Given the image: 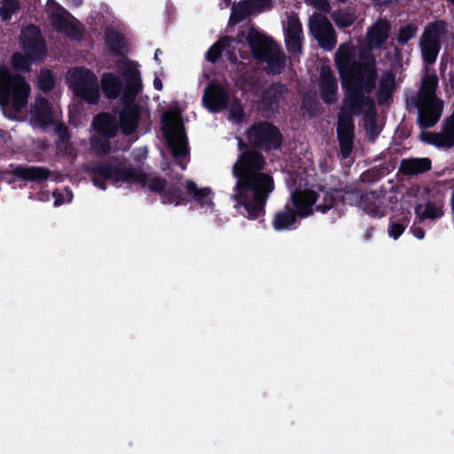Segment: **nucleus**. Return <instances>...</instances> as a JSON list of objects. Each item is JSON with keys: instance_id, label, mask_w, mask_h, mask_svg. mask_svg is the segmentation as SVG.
<instances>
[{"instance_id": "nucleus-58", "label": "nucleus", "mask_w": 454, "mask_h": 454, "mask_svg": "<svg viewBox=\"0 0 454 454\" xmlns=\"http://www.w3.org/2000/svg\"><path fill=\"white\" fill-rule=\"evenodd\" d=\"M153 86H154V89L157 90H162L163 84H162L161 80L159 77H155L154 78V80H153Z\"/></svg>"}, {"instance_id": "nucleus-3", "label": "nucleus", "mask_w": 454, "mask_h": 454, "mask_svg": "<svg viewBox=\"0 0 454 454\" xmlns=\"http://www.w3.org/2000/svg\"><path fill=\"white\" fill-rule=\"evenodd\" d=\"M86 171L91 175L93 184L103 191L107 188L106 181L113 184L137 183L160 195L167 186V181L163 177L154 176L148 180L146 173L132 165L123 166L116 157L89 166Z\"/></svg>"}, {"instance_id": "nucleus-24", "label": "nucleus", "mask_w": 454, "mask_h": 454, "mask_svg": "<svg viewBox=\"0 0 454 454\" xmlns=\"http://www.w3.org/2000/svg\"><path fill=\"white\" fill-rule=\"evenodd\" d=\"M335 193L338 194L339 201L350 206L359 207L365 193L354 184H339L334 187Z\"/></svg>"}, {"instance_id": "nucleus-40", "label": "nucleus", "mask_w": 454, "mask_h": 454, "mask_svg": "<svg viewBox=\"0 0 454 454\" xmlns=\"http://www.w3.org/2000/svg\"><path fill=\"white\" fill-rule=\"evenodd\" d=\"M56 85V80L50 69H41L37 77V88L44 93L51 91Z\"/></svg>"}, {"instance_id": "nucleus-51", "label": "nucleus", "mask_w": 454, "mask_h": 454, "mask_svg": "<svg viewBox=\"0 0 454 454\" xmlns=\"http://www.w3.org/2000/svg\"><path fill=\"white\" fill-rule=\"evenodd\" d=\"M247 2L254 13L262 12L265 7L270 5L271 0H247Z\"/></svg>"}, {"instance_id": "nucleus-2", "label": "nucleus", "mask_w": 454, "mask_h": 454, "mask_svg": "<svg viewBox=\"0 0 454 454\" xmlns=\"http://www.w3.org/2000/svg\"><path fill=\"white\" fill-rule=\"evenodd\" d=\"M265 165L263 154L254 148L241 152L232 167L237 182L231 200L237 212L248 220L263 221L267 201L275 189L273 177L262 172Z\"/></svg>"}, {"instance_id": "nucleus-10", "label": "nucleus", "mask_w": 454, "mask_h": 454, "mask_svg": "<svg viewBox=\"0 0 454 454\" xmlns=\"http://www.w3.org/2000/svg\"><path fill=\"white\" fill-rule=\"evenodd\" d=\"M309 29L322 49L330 51L335 48L337 35L332 23L325 15L313 14L309 20Z\"/></svg>"}, {"instance_id": "nucleus-43", "label": "nucleus", "mask_w": 454, "mask_h": 454, "mask_svg": "<svg viewBox=\"0 0 454 454\" xmlns=\"http://www.w3.org/2000/svg\"><path fill=\"white\" fill-rule=\"evenodd\" d=\"M110 139L106 137H92L90 139V145L97 155H107L111 152Z\"/></svg>"}, {"instance_id": "nucleus-14", "label": "nucleus", "mask_w": 454, "mask_h": 454, "mask_svg": "<svg viewBox=\"0 0 454 454\" xmlns=\"http://www.w3.org/2000/svg\"><path fill=\"white\" fill-rule=\"evenodd\" d=\"M230 97L227 90L217 82L211 81L204 90L202 102L211 113H219L228 108Z\"/></svg>"}, {"instance_id": "nucleus-49", "label": "nucleus", "mask_w": 454, "mask_h": 454, "mask_svg": "<svg viewBox=\"0 0 454 454\" xmlns=\"http://www.w3.org/2000/svg\"><path fill=\"white\" fill-rule=\"evenodd\" d=\"M407 224L403 223H395L390 220L388 225V235L394 239H397L404 231Z\"/></svg>"}, {"instance_id": "nucleus-16", "label": "nucleus", "mask_w": 454, "mask_h": 454, "mask_svg": "<svg viewBox=\"0 0 454 454\" xmlns=\"http://www.w3.org/2000/svg\"><path fill=\"white\" fill-rule=\"evenodd\" d=\"M8 173L22 181L41 184L47 181L52 172L46 167L10 164Z\"/></svg>"}, {"instance_id": "nucleus-44", "label": "nucleus", "mask_w": 454, "mask_h": 454, "mask_svg": "<svg viewBox=\"0 0 454 454\" xmlns=\"http://www.w3.org/2000/svg\"><path fill=\"white\" fill-rule=\"evenodd\" d=\"M20 9V3L19 0H3L0 6V17L2 20H10L12 16L17 13Z\"/></svg>"}, {"instance_id": "nucleus-29", "label": "nucleus", "mask_w": 454, "mask_h": 454, "mask_svg": "<svg viewBox=\"0 0 454 454\" xmlns=\"http://www.w3.org/2000/svg\"><path fill=\"white\" fill-rule=\"evenodd\" d=\"M34 114L41 125L47 126L52 122V106L47 98L41 96L35 98Z\"/></svg>"}, {"instance_id": "nucleus-64", "label": "nucleus", "mask_w": 454, "mask_h": 454, "mask_svg": "<svg viewBox=\"0 0 454 454\" xmlns=\"http://www.w3.org/2000/svg\"><path fill=\"white\" fill-rule=\"evenodd\" d=\"M231 0H224V5L226 8L231 6Z\"/></svg>"}, {"instance_id": "nucleus-62", "label": "nucleus", "mask_w": 454, "mask_h": 454, "mask_svg": "<svg viewBox=\"0 0 454 454\" xmlns=\"http://www.w3.org/2000/svg\"><path fill=\"white\" fill-rule=\"evenodd\" d=\"M450 207H451L452 212L454 213V190H453V192L451 193Z\"/></svg>"}, {"instance_id": "nucleus-55", "label": "nucleus", "mask_w": 454, "mask_h": 454, "mask_svg": "<svg viewBox=\"0 0 454 454\" xmlns=\"http://www.w3.org/2000/svg\"><path fill=\"white\" fill-rule=\"evenodd\" d=\"M411 231L419 239H422L425 237V231L420 227H411Z\"/></svg>"}, {"instance_id": "nucleus-59", "label": "nucleus", "mask_w": 454, "mask_h": 454, "mask_svg": "<svg viewBox=\"0 0 454 454\" xmlns=\"http://www.w3.org/2000/svg\"><path fill=\"white\" fill-rule=\"evenodd\" d=\"M238 148L240 151V153L243 152L244 150L250 149L248 147V145L246 142H244L241 138H239L238 141Z\"/></svg>"}, {"instance_id": "nucleus-12", "label": "nucleus", "mask_w": 454, "mask_h": 454, "mask_svg": "<svg viewBox=\"0 0 454 454\" xmlns=\"http://www.w3.org/2000/svg\"><path fill=\"white\" fill-rule=\"evenodd\" d=\"M413 105L418 109L417 124L421 129L433 128L443 111V101L441 98H429L421 103L413 101Z\"/></svg>"}, {"instance_id": "nucleus-42", "label": "nucleus", "mask_w": 454, "mask_h": 454, "mask_svg": "<svg viewBox=\"0 0 454 454\" xmlns=\"http://www.w3.org/2000/svg\"><path fill=\"white\" fill-rule=\"evenodd\" d=\"M419 27L415 23H408L398 29L396 41L401 45H405L417 35Z\"/></svg>"}, {"instance_id": "nucleus-19", "label": "nucleus", "mask_w": 454, "mask_h": 454, "mask_svg": "<svg viewBox=\"0 0 454 454\" xmlns=\"http://www.w3.org/2000/svg\"><path fill=\"white\" fill-rule=\"evenodd\" d=\"M319 93L323 102L333 105L338 98V82L329 67H323L319 76Z\"/></svg>"}, {"instance_id": "nucleus-5", "label": "nucleus", "mask_w": 454, "mask_h": 454, "mask_svg": "<svg viewBox=\"0 0 454 454\" xmlns=\"http://www.w3.org/2000/svg\"><path fill=\"white\" fill-rule=\"evenodd\" d=\"M31 88L20 74L12 73L7 67L0 68V105L11 103L15 111H20L27 104Z\"/></svg>"}, {"instance_id": "nucleus-46", "label": "nucleus", "mask_w": 454, "mask_h": 454, "mask_svg": "<svg viewBox=\"0 0 454 454\" xmlns=\"http://www.w3.org/2000/svg\"><path fill=\"white\" fill-rule=\"evenodd\" d=\"M301 108L308 114L309 117H314L317 114L318 101L312 95H305L302 98Z\"/></svg>"}, {"instance_id": "nucleus-31", "label": "nucleus", "mask_w": 454, "mask_h": 454, "mask_svg": "<svg viewBox=\"0 0 454 454\" xmlns=\"http://www.w3.org/2000/svg\"><path fill=\"white\" fill-rule=\"evenodd\" d=\"M438 87V77L435 74L425 75L421 82V86L418 91L417 98L413 101L423 102L429 98H439L435 92Z\"/></svg>"}, {"instance_id": "nucleus-17", "label": "nucleus", "mask_w": 454, "mask_h": 454, "mask_svg": "<svg viewBox=\"0 0 454 454\" xmlns=\"http://www.w3.org/2000/svg\"><path fill=\"white\" fill-rule=\"evenodd\" d=\"M297 212L300 218H305L312 215L316 209L317 192L312 190H295L292 192L291 198L287 201Z\"/></svg>"}, {"instance_id": "nucleus-45", "label": "nucleus", "mask_w": 454, "mask_h": 454, "mask_svg": "<svg viewBox=\"0 0 454 454\" xmlns=\"http://www.w3.org/2000/svg\"><path fill=\"white\" fill-rule=\"evenodd\" d=\"M229 114L230 119L234 121L237 123H240L245 118V112L242 102L237 97H233L231 101H229Z\"/></svg>"}, {"instance_id": "nucleus-33", "label": "nucleus", "mask_w": 454, "mask_h": 454, "mask_svg": "<svg viewBox=\"0 0 454 454\" xmlns=\"http://www.w3.org/2000/svg\"><path fill=\"white\" fill-rule=\"evenodd\" d=\"M160 200L163 204H174L175 206L185 205L190 201V200L184 195L182 184H178L166 186L160 195Z\"/></svg>"}, {"instance_id": "nucleus-15", "label": "nucleus", "mask_w": 454, "mask_h": 454, "mask_svg": "<svg viewBox=\"0 0 454 454\" xmlns=\"http://www.w3.org/2000/svg\"><path fill=\"white\" fill-rule=\"evenodd\" d=\"M286 84L277 82H272L262 93L259 103V109L263 114H275L279 109L280 102L287 93Z\"/></svg>"}, {"instance_id": "nucleus-52", "label": "nucleus", "mask_w": 454, "mask_h": 454, "mask_svg": "<svg viewBox=\"0 0 454 454\" xmlns=\"http://www.w3.org/2000/svg\"><path fill=\"white\" fill-rule=\"evenodd\" d=\"M443 132L450 136V139L454 143V111L452 114L446 119L445 127Z\"/></svg>"}, {"instance_id": "nucleus-47", "label": "nucleus", "mask_w": 454, "mask_h": 454, "mask_svg": "<svg viewBox=\"0 0 454 454\" xmlns=\"http://www.w3.org/2000/svg\"><path fill=\"white\" fill-rule=\"evenodd\" d=\"M332 18L339 27L343 28L350 27L355 21V18L352 14L342 11L334 12Z\"/></svg>"}, {"instance_id": "nucleus-56", "label": "nucleus", "mask_w": 454, "mask_h": 454, "mask_svg": "<svg viewBox=\"0 0 454 454\" xmlns=\"http://www.w3.org/2000/svg\"><path fill=\"white\" fill-rule=\"evenodd\" d=\"M53 197L55 198V206H59L63 203L62 194L59 193L57 190L53 192Z\"/></svg>"}, {"instance_id": "nucleus-1", "label": "nucleus", "mask_w": 454, "mask_h": 454, "mask_svg": "<svg viewBox=\"0 0 454 454\" xmlns=\"http://www.w3.org/2000/svg\"><path fill=\"white\" fill-rule=\"evenodd\" d=\"M359 59H355L354 49L348 43L340 44L334 55L335 66L345 90L336 128L341 159H348L353 151V115L360 116L364 107H374V99L370 95L376 88L378 80L377 61L371 52H361Z\"/></svg>"}, {"instance_id": "nucleus-27", "label": "nucleus", "mask_w": 454, "mask_h": 454, "mask_svg": "<svg viewBox=\"0 0 454 454\" xmlns=\"http://www.w3.org/2000/svg\"><path fill=\"white\" fill-rule=\"evenodd\" d=\"M187 194L192 196V200L200 204L201 207H214V202L209 195L212 193V190L209 187L199 188L197 184L188 180L185 184Z\"/></svg>"}, {"instance_id": "nucleus-61", "label": "nucleus", "mask_w": 454, "mask_h": 454, "mask_svg": "<svg viewBox=\"0 0 454 454\" xmlns=\"http://www.w3.org/2000/svg\"><path fill=\"white\" fill-rule=\"evenodd\" d=\"M161 53V51L160 49H157L154 52V59L155 61H157L159 64L160 63V59H159V55Z\"/></svg>"}, {"instance_id": "nucleus-37", "label": "nucleus", "mask_w": 454, "mask_h": 454, "mask_svg": "<svg viewBox=\"0 0 454 454\" xmlns=\"http://www.w3.org/2000/svg\"><path fill=\"white\" fill-rule=\"evenodd\" d=\"M420 139L429 145L438 147L450 148L454 146V143L450 139V136L446 135L443 131L442 133L422 132L420 134Z\"/></svg>"}, {"instance_id": "nucleus-22", "label": "nucleus", "mask_w": 454, "mask_h": 454, "mask_svg": "<svg viewBox=\"0 0 454 454\" xmlns=\"http://www.w3.org/2000/svg\"><path fill=\"white\" fill-rule=\"evenodd\" d=\"M391 24L387 19H379L368 30L369 45L373 49H380L388 39Z\"/></svg>"}, {"instance_id": "nucleus-36", "label": "nucleus", "mask_w": 454, "mask_h": 454, "mask_svg": "<svg viewBox=\"0 0 454 454\" xmlns=\"http://www.w3.org/2000/svg\"><path fill=\"white\" fill-rule=\"evenodd\" d=\"M232 38L229 35L221 37L207 51L206 59L210 63H216L223 51L231 46Z\"/></svg>"}, {"instance_id": "nucleus-26", "label": "nucleus", "mask_w": 454, "mask_h": 454, "mask_svg": "<svg viewBox=\"0 0 454 454\" xmlns=\"http://www.w3.org/2000/svg\"><path fill=\"white\" fill-rule=\"evenodd\" d=\"M104 40L107 50L113 56H123V51L128 49L126 38L121 33L114 28H106Z\"/></svg>"}, {"instance_id": "nucleus-41", "label": "nucleus", "mask_w": 454, "mask_h": 454, "mask_svg": "<svg viewBox=\"0 0 454 454\" xmlns=\"http://www.w3.org/2000/svg\"><path fill=\"white\" fill-rule=\"evenodd\" d=\"M32 63L34 61L30 60L25 53L14 52L11 57L12 67L17 72H30Z\"/></svg>"}, {"instance_id": "nucleus-7", "label": "nucleus", "mask_w": 454, "mask_h": 454, "mask_svg": "<svg viewBox=\"0 0 454 454\" xmlns=\"http://www.w3.org/2000/svg\"><path fill=\"white\" fill-rule=\"evenodd\" d=\"M249 145L266 153L280 149L283 144V135L279 129L267 121L253 123L246 131Z\"/></svg>"}, {"instance_id": "nucleus-23", "label": "nucleus", "mask_w": 454, "mask_h": 454, "mask_svg": "<svg viewBox=\"0 0 454 454\" xmlns=\"http://www.w3.org/2000/svg\"><path fill=\"white\" fill-rule=\"evenodd\" d=\"M298 217L297 212L290 206L289 202H286L281 210L275 213L272 227L278 231L294 229Z\"/></svg>"}, {"instance_id": "nucleus-13", "label": "nucleus", "mask_w": 454, "mask_h": 454, "mask_svg": "<svg viewBox=\"0 0 454 454\" xmlns=\"http://www.w3.org/2000/svg\"><path fill=\"white\" fill-rule=\"evenodd\" d=\"M428 198L425 205L417 204L415 215L420 221L435 220L443 216L445 194L440 189L427 190Z\"/></svg>"}, {"instance_id": "nucleus-60", "label": "nucleus", "mask_w": 454, "mask_h": 454, "mask_svg": "<svg viewBox=\"0 0 454 454\" xmlns=\"http://www.w3.org/2000/svg\"><path fill=\"white\" fill-rule=\"evenodd\" d=\"M374 231H375L374 227H372V226H371V227H369V228L366 230L365 233H364V239H365V240H369V239L372 237V235H373Z\"/></svg>"}, {"instance_id": "nucleus-48", "label": "nucleus", "mask_w": 454, "mask_h": 454, "mask_svg": "<svg viewBox=\"0 0 454 454\" xmlns=\"http://www.w3.org/2000/svg\"><path fill=\"white\" fill-rule=\"evenodd\" d=\"M302 27L298 19H292L288 21L286 38H302Z\"/></svg>"}, {"instance_id": "nucleus-32", "label": "nucleus", "mask_w": 454, "mask_h": 454, "mask_svg": "<svg viewBox=\"0 0 454 454\" xmlns=\"http://www.w3.org/2000/svg\"><path fill=\"white\" fill-rule=\"evenodd\" d=\"M419 47L423 61L427 65L434 64L441 51V42H436L421 35Z\"/></svg>"}, {"instance_id": "nucleus-38", "label": "nucleus", "mask_w": 454, "mask_h": 454, "mask_svg": "<svg viewBox=\"0 0 454 454\" xmlns=\"http://www.w3.org/2000/svg\"><path fill=\"white\" fill-rule=\"evenodd\" d=\"M253 13L247 0H241L231 7L230 24H238Z\"/></svg>"}, {"instance_id": "nucleus-35", "label": "nucleus", "mask_w": 454, "mask_h": 454, "mask_svg": "<svg viewBox=\"0 0 454 454\" xmlns=\"http://www.w3.org/2000/svg\"><path fill=\"white\" fill-rule=\"evenodd\" d=\"M448 33V23L444 20L429 22L424 28L422 36L436 42Z\"/></svg>"}, {"instance_id": "nucleus-20", "label": "nucleus", "mask_w": 454, "mask_h": 454, "mask_svg": "<svg viewBox=\"0 0 454 454\" xmlns=\"http://www.w3.org/2000/svg\"><path fill=\"white\" fill-rule=\"evenodd\" d=\"M122 77L125 81L122 103L130 102L131 104H136L135 100L143 88L140 73L136 67L128 64Z\"/></svg>"}, {"instance_id": "nucleus-57", "label": "nucleus", "mask_w": 454, "mask_h": 454, "mask_svg": "<svg viewBox=\"0 0 454 454\" xmlns=\"http://www.w3.org/2000/svg\"><path fill=\"white\" fill-rule=\"evenodd\" d=\"M227 57L231 63H236L238 61V58L236 53L233 51H227Z\"/></svg>"}, {"instance_id": "nucleus-9", "label": "nucleus", "mask_w": 454, "mask_h": 454, "mask_svg": "<svg viewBox=\"0 0 454 454\" xmlns=\"http://www.w3.org/2000/svg\"><path fill=\"white\" fill-rule=\"evenodd\" d=\"M48 4L56 7V11L50 14L51 24L55 30L70 39L81 40L83 34L81 22L54 0H48Z\"/></svg>"}, {"instance_id": "nucleus-6", "label": "nucleus", "mask_w": 454, "mask_h": 454, "mask_svg": "<svg viewBox=\"0 0 454 454\" xmlns=\"http://www.w3.org/2000/svg\"><path fill=\"white\" fill-rule=\"evenodd\" d=\"M164 138L174 158L186 156L189 153L188 139L185 134L182 116L175 111H168L161 116Z\"/></svg>"}, {"instance_id": "nucleus-39", "label": "nucleus", "mask_w": 454, "mask_h": 454, "mask_svg": "<svg viewBox=\"0 0 454 454\" xmlns=\"http://www.w3.org/2000/svg\"><path fill=\"white\" fill-rule=\"evenodd\" d=\"M359 207L372 217L381 218L386 215L385 211L376 204L373 196L367 193L364 196Z\"/></svg>"}, {"instance_id": "nucleus-30", "label": "nucleus", "mask_w": 454, "mask_h": 454, "mask_svg": "<svg viewBox=\"0 0 454 454\" xmlns=\"http://www.w3.org/2000/svg\"><path fill=\"white\" fill-rule=\"evenodd\" d=\"M338 201V194L335 193L334 188H320L317 192L316 211L325 214L334 207Z\"/></svg>"}, {"instance_id": "nucleus-4", "label": "nucleus", "mask_w": 454, "mask_h": 454, "mask_svg": "<svg viewBox=\"0 0 454 454\" xmlns=\"http://www.w3.org/2000/svg\"><path fill=\"white\" fill-rule=\"evenodd\" d=\"M247 42L254 59L265 63V72L270 75H278L286 67V55L280 46L271 37L261 34L255 28L249 29Z\"/></svg>"}, {"instance_id": "nucleus-21", "label": "nucleus", "mask_w": 454, "mask_h": 454, "mask_svg": "<svg viewBox=\"0 0 454 454\" xmlns=\"http://www.w3.org/2000/svg\"><path fill=\"white\" fill-rule=\"evenodd\" d=\"M92 127L98 135L114 138L118 133V121L114 115L102 112L94 116Z\"/></svg>"}, {"instance_id": "nucleus-8", "label": "nucleus", "mask_w": 454, "mask_h": 454, "mask_svg": "<svg viewBox=\"0 0 454 454\" xmlns=\"http://www.w3.org/2000/svg\"><path fill=\"white\" fill-rule=\"evenodd\" d=\"M69 86L74 95L90 104L99 100V87L96 74L85 67L70 69L67 73Z\"/></svg>"}, {"instance_id": "nucleus-63", "label": "nucleus", "mask_w": 454, "mask_h": 454, "mask_svg": "<svg viewBox=\"0 0 454 454\" xmlns=\"http://www.w3.org/2000/svg\"><path fill=\"white\" fill-rule=\"evenodd\" d=\"M74 6H80L82 4V0H72Z\"/></svg>"}, {"instance_id": "nucleus-28", "label": "nucleus", "mask_w": 454, "mask_h": 454, "mask_svg": "<svg viewBox=\"0 0 454 454\" xmlns=\"http://www.w3.org/2000/svg\"><path fill=\"white\" fill-rule=\"evenodd\" d=\"M101 88L104 95L109 99H116L122 90L121 80L113 73H106L101 78Z\"/></svg>"}, {"instance_id": "nucleus-11", "label": "nucleus", "mask_w": 454, "mask_h": 454, "mask_svg": "<svg viewBox=\"0 0 454 454\" xmlns=\"http://www.w3.org/2000/svg\"><path fill=\"white\" fill-rule=\"evenodd\" d=\"M20 45L23 52L34 61L41 63L46 57L47 47L41 30L35 25L27 27V33L21 37Z\"/></svg>"}, {"instance_id": "nucleus-50", "label": "nucleus", "mask_w": 454, "mask_h": 454, "mask_svg": "<svg viewBox=\"0 0 454 454\" xmlns=\"http://www.w3.org/2000/svg\"><path fill=\"white\" fill-rule=\"evenodd\" d=\"M302 38H286V50L290 54L295 55L301 52Z\"/></svg>"}, {"instance_id": "nucleus-18", "label": "nucleus", "mask_w": 454, "mask_h": 454, "mask_svg": "<svg viewBox=\"0 0 454 454\" xmlns=\"http://www.w3.org/2000/svg\"><path fill=\"white\" fill-rule=\"evenodd\" d=\"M140 119L141 110L137 104L123 103L119 113L118 127L123 135L130 136L137 131Z\"/></svg>"}, {"instance_id": "nucleus-25", "label": "nucleus", "mask_w": 454, "mask_h": 454, "mask_svg": "<svg viewBox=\"0 0 454 454\" xmlns=\"http://www.w3.org/2000/svg\"><path fill=\"white\" fill-rule=\"evenodd\" d=\"M432 168L429 158H408L400 162L399 172L403 176H417L424 174Z\"/></svg>"}, {"instance_id": "nucleus-54", "label": "nucleus", "mask_w": 454, "mask_h": 454, "mask_svg": "<svg viewBox=\"0 0 454 454\" xmlns=\"http://www.w3.org/2000/svg\"><path fill=\"white\" fill-rule=\"evenodd\" d=\"M57 131H58L59 137L62 142L69 140L70 135H69V132H68V129L67 127H59V128H58Z\"/></svg>"}, {"instance_id": "nucleus-34", "label": "nucleus", "mask_w": 454, "mask_h": 454, "mask_svg": "<svg viewBox=\"0 0 454 454\" xmlns=\"http://www.w3.org/2000/svg\"><path fill=\"white\" fill-rule=\"evenodd\" d=\"M395 75L392 71L383 73L379 82L377 98L379 104H384L392 95L395 88Z\"/></svg>"}, {"instance_id": "nucleus-53", "label": "nucleus", "mask_w": 454, "mask_h": 454, "mask_svg": "<svg viewBox=\"0 0 454 454\" xmlns=\"http://www.w3.org/2000/svg\"><path fill=\"white\" fill-rule=\"evenodd\" d=\"M369 109V107H367ZM374 108H370V110L372 111V117L370 118V123H369V126H370V135H369V139L370 141H374L376 139V137L379 136V132L376 131V117H375V111H374Z\"/></svg>"}]
</instances>
